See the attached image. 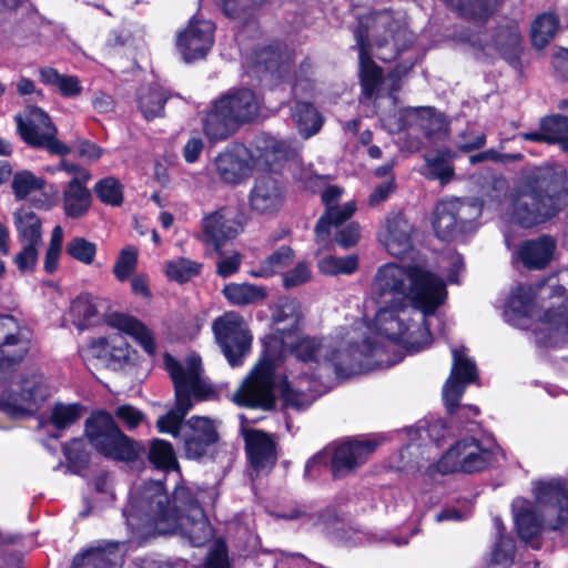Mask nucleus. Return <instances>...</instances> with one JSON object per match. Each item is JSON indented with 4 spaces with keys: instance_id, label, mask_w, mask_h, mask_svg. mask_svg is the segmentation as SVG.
<instances>
[{
    "instance_id": "1",
    "label": "nucleus",
    "mask_w": 568,
    "mask_h": 568,
    "mask_svg": "<svg viewBox=\"0 0 568 568\" xmlns=\"http://www.w3.org/2000/svg\"><path fill=\"white\" fill-rule=\"evenodd\" d=\"M359 341L336 348L329 361L337 376L349 377L374 369L389 368L407 355L433 343L429 322H355Z\"/></svg>"
},
{
    "instance_id": "2",
    "label": "nucleus",
    "mask_w": 568,
    "mask_h": 568,
    "mask_svg": "<svg viewBox=\"0 0 568 568\" xmlns=\"http://www.w3.org/2000/svg\"><path fill=\"white\" fill-rule=\"evenodd\" d=\"M134 506L141 518L160 534L174 532L183 519L201 530H209L210 523L197 491L181 479L170 497L164 480H148L139 488Z\"/></svg>"
},
{
    "instance_id": "3",
    "label": "nucleus",
    "mask_w": 568,
    "mask_h": 568,
    "mask_svg": "<svg viewBox=\"0 0 568 568\" xmlns=\"http://www.w3.org/2000/svg\"><path fill=\"white\" fill-rule=\"evenodd\" d=\"M567 196L552 171L537 168L513 186L507 196L506 214L514 225L531 230L558 216L567 205Z\"/></svg>"
},
{
    "instance_id": "4",
    "label": "nucleus",
    "mask_w": 568,
    "mask_h": 568,
    "mask_svg": "<svg viewBox=\"0 0 568 568\" xmlns=\"http://www.w3.org/2000/svg\"><path fill=\"white\" fill-rule=\"evenodd\" d=\"M260 111L255 92L248 88H231L216 99L203 119V132L211 142L224 141L239 126L254 121Z\"/></svg>"
},
{
    "instance_id": "5",
    "label": "nucleus",
    "mask_w": 568,
    "mask_h": 568,
    "mask_svg": "<svg viewBox=\"0 0 568 568\" xmlns=\"http://www.w3.org/2000/svg\"><path fill=\"white\" fill-rule=\"evenodd\" d=\"M83 434L97 454L114 462L134 463L145 452L142 443L128 436L105 409L91 412Z\"/></svg>"
},
{
    "instance_id": "6",
    "label": "nucleus",
    "mask_w": 568,
    "mask_h": 568,
    "mask_svg": "<svg viewBox=\"0 0 568 568\" xmlns=\"http://www.w3.org/2000/svg\"><path fill=\"white\" fill-rule=\"evenodd\" d=\"M386 263L377 268L373 281V298L377 310L373 320H400L408 301L406 281H410V266Z\"/></svg>"
},
{
    "instance_id": "7",
    "label": "nucleus",
    "mask_w": 568,
    "mask_h": 568,
    "mask_svg": "<svg viewBox=\"0 0 568 568\" xmlns=\"http://www.w3.org/2000/svg\"><path fill=\"white\" fill-rule=\"evenodd\" d=\"M248 73L273 85L287 83L293 78L295 53L282 39L257 43L246 55Z\"/></svg>"
},
{
    "instance_id": "8",
    "label": "nucleus",
    "mask_w": 568,
    "mask_h": 568,
    "mask_svg": "<svg viewBox=\"0 0 568 568\" xmlns=\"http://www.w3.org/2000/svg\"><path fill=\"white\" fill-rule=\"evenodd\" d=\"M433 229L435 235L444 242H453L473 234L481 206L471 200L452 197L440 200L434 209Z\"/></svg>"
},
{
    "instance_id": "9",
    "label": "nucleus",
    "mask_w": 568,
    "mask_h": 568,
    "mask_svg": "<svg viewBox=\"0 0 568 568\" xmlns=\"http://www.w3.org/2000/svg\"><path fill=\"white\" fill-rule=\"evenodd\" d=\"M51 395L45 376L32 371L21 374L2 396V413L12 419L33 417Z\"/></svg>"
},
{
    "instance_id": "10",
    "label": "nucleus",
    "mask_w": 568,
    "mask_h": 568,
    "mask_svg": "<svg viewBox=\"0 0 568 568\" xmlns=\"http://www.w3.org/2000/svg\"><path fill=\"white\" fill-rule=\"evenodd\" d=\"M16 121L20 138L32 149L58 156H65L71 152V148L58 139L57 125L40 106H27L24 116L18 114Z\"/></svg>"
},
{
    "instance_id": "11",
    "label": "nucleus",
    "mask_w": 568,
    "mask_h": 568,
    "mask_svg": "<svg viewBox=\"0 0 568 568\" xmlns=\"http://www.w3.org/2000/svg\"><path fill=\"white\" fill-rule=\"evenodd\" d=\"M378 445L374 439H348L335 447L332 457L324 450L318 452L305 463L304 476L311 477L315 468L326 466L329 460L332 476L339 478L364 465Z\"/></svg>"
},
{
    "instance_id": "12",
    "label": "nucleus",
    "mask_w": 568,
    "mask_h": 568,
    "mask_svg": "<svg viewBox=\"0 0 568 568\" xmlns=\"http://www.w3.org/2000/svg\"><path fill=\"white\" fill-rule=\"evenodd\" d=\"M495 460V454L483 445L481 440L467 436L456 440L438 459L436 467L443 475L475 474L488 469Z\"/></svg>"
},
{
    "instance_id": "13",
    "label": "nucleus",
    "mask_w": 568,
    "mask_h": 568,
    "mask_svg": "<svg viewBox=\"0 0 568 568\" xmlns=\"http://www.w3.org/2000/svg\"><path fill=\"white\" fill-rule=\"evenodd\" d=\"M274 375V361L268 356L262 357L235 392L234 403L247 408L274 409L276 405Z\"/></svg>"
},
{
    "instance_id": "14",
    "label": "nucleus",
    "mask_w": 568,
    "mask_h": 568,
    "mask_svg": "<svg viewBox=\"0 0 568 568\" xmlns=\"http://www.w3.org/2000/svg\"><path fill=\"white\" fill-rule=\"evenodd\" d=\"M410 284L406 301V312L409 308L418 311L424 317L436 314L448 296L447 287L442 277L414 264L410 266Z\"/></svg>"
},
{
    "instance_id": "15",
    "label": "nucleus",
    "mask_w": 568,
    "mask_h": 568,
    "mask_svg": "<svg viewBox=\"0 0 568 568\" xmlns=\"http://www.w3.org/2000/svg\"><path fill=\"white\" fill-rule=\"evenodd\" d=\"M181 439L186 459L199 463L215 460L221 437L215 420L211 417L200 415L189 417Z\"/></svg>"
},
{
    "instance_id": "16",
    "label": "nucleus",
    "mask_w": 568,
    "mask_h": 568,
    "mask_svg": "<svg viewBox=\"0 0 568 568\" xmlns=\"http://www.w3.org/2000/svg\"><path fill=\"white\" fill-rule=\"evenodd\" d=\"M535 500L541 509L547 529L562 530L568 525V489L560 480H537Z\"/></svg>"
},
{
    "instance_id": "17",
    "label": "nucleus",
    "mask_w": 568,
    "mask_h": 568,
    "mask_svg": "<svg viewBox=\"0 0 568 568\" xmlns=\"http://www.w3.org/2000/svg\"><path fill=\"white\" fill-rule=\"evenodd\" d=\"M465 346L453 348V365L450 375L443 387V400L448 415L455 414L459 408L466 387L479 379L476 363L467 357Z\"/></svg>"
},
{
    "instance_id": "18",
    "label": "nucleus",
    "mask_w": 568,
    "mask_h": 568,
    "mask_svg": "<svg viewBox=\"0 0 568 568\" xmlns=\"http://www.w3.org/2000/svg\"><path fill=\"white\" fill-rule=\"evenodd\" d=\"M354 38L356 44L352 47V49H357L358 51L361 94L366 100H373L378 98L379 91L384 84V69L377 64L372 57L368 27L359 23L354 30Z\"/></svg>"
},
{
    "instance_id": "19",
    "label": "nucleus",
    "mask_w": 568,
    "mask_h": 568,
    "mask_svg": "<svg viewBox=\"0 0 568 568\" xmlns=\"http://www.w3.org/2000/svg\"><path fill=\"white\" fill-rule=\"evenodd\" d=\"M244 231L242 214H233L226 206L206 214L202 219V242L212 246L213 250L223 254L226 242L234 240Z\"/></svg>"
},
{
    "instance_id": "20",
    "label": "nucleus",
    "mask_w": 568,
    "mask_h": 568,
    "mask_svg": "<svg viewBox=\"0 0 568 568\" xmlns=\"http://www.w3.org/2000/svg\"><path fill=\"white\" fill-rule=\"evenodd\" d=\"M39 16L31 0H2L3 31L16 40L28 41L37 36Z\"/></svg>"
},
{
    "instance_id": "21",
    "label": "nucleus",
    "mask_w": 568,
    "mask_h": 568,
    "mask_svg": "<svg viewBox=\"0 0 568 568\" xmlns=\"http://www.w3.org/2000/svg\"><path fill=\"white\" fill-rule=\"evenodd\" d=\"M215 26L209 20L191 18L187 27L178 33L176 47L187 63L204 59L214 44Z\"/></svg>"
},
{
    "instance_id": "22",
    "label": "nucleus",
    "mask_w": 568,
    "mask_h": 568,
    "mask_svg": "<svg viewBox=\"0 0 568 568\" xmlns=\"http://www.w3.org/2000/svg\"><path fill=\"white\" fill-rule=\"evenodd\" d=\"M212 329L229 364L241 366L253 338L247 322H212Z\"/></svg>"
},
{
    "instance_id": "23",
    "label": "nucleus",
    "mask_w": 568,
    "mask_h": 568,
    "mask_svg": "<svg viewBox=\"0 0 568 568\" xmlns=\"http://www.w3.org/2000/svg\"><path fill=\"white\" fill-rule=\"evenodd\" d=\"M92 357L101 359L108 368L123 369L126 365H135L138 352L131 347L122 332L92 339L89 344Z\"/></svg>"
},
{
    "instance_id": "24",
    "label": "nucleus",
    "mask_w": 568,
    "mask_h": 568,
    "mask_svg": "<svg viewBox=\"0 0 568 568\" xmlns=\"http://www.w3.org/2000/svg\"><path fill=\"white\" fill-rule=\"evenodd\" d=\"M286 185L271 173L254 179L248 194L250 209L260 215L277 213L285 203Z\"/></svg>"
},
{
    "instance_id": "25",
    "label": "nucleus",
    "mask_w": 568,
    "mask_h": 568,
    "mask_svg": "<svg viewBox=\"0 0 568 568\" xmlns=\"http://www.w3.org/2000/svg\"><path fill=\"white\" fill-rule=\"evenodd\" d=\"M518 329L527 332L535 346L548 352L564 348L568 343V322H510Z\"/></svg>"
},
{
    "instance_id": "26",
    "label": "nucleus",
    "mask_w": 568,
    "mask_h": 568,
    "mask_svg": "<svg viewBox=\"0 0 568 568\" xmlns=\"http://www.w3.org/2000/svg\"><path fill=\"white\" fill-rule=\"evenodd\" d=\"M414 225L402 211L390 212L385 217L383 243L390 255L399 258L408 255L414 248Z\"/></svg>"
},
{
    "instance_id": "27",
    "label": "nucleus",
    "mask_w": 568,
    "mask_h": 568,
    "mask_svg": "<svg viewBox=\"0 0 568 568\" xmlns=\"http://www.w3.org/2000/svg\"><path fill=\"white\" fill-rule=\"evenodd\" d=\"M244 442L251 467L257 474L271 471L277 462L276 444L272 436L262 429L248 428L244 432Z\"/></svg>"
},
{
    "instance_id": "28",
    "label": "nucleus",
    "mask_w": 568,
    "mask_h": 568,
    "mask_svg": "<svg viewBox=\"0 0 568 568\" xmlns=\"http://www.w3.org/2000/svg\"><path fill=\"white\" fill-rule=\"evenodd\" d=\"M220 179L227 184H239L252 173L250 151L243 144L226 148L215 159Z\"/></svg>"
},
{
    "instance_id": "29",
    "label": "nucleus",
    "mask_w": 568,
    "mask_h": 568,
    "mask_svg": "<svg viewBox=\"0 0 568 568\" xmlns=\"http://www.w3.org/2000/svg\"><path fill=\"white\" fill-rule=\"evenodd\" d=\"M126 546L121 541H109L77 554L71 568H122Z\"/></svg>"
},
{
    "instance_id": "30",
    "label": "nucleus",
    "mask_w": 568,
    "mask_h": 568,
    "mask_svg": "<svg viewBox=\"0 0 568 568\" xmlns=\"http://www.w3.org/2000/svg\"><path fill=\"white\" fill-rule=\"evenodd\" d=\"M537 291L527 283L514 285L503 303L507 320H531L537 311Z\"/></svg>"
},
{
    "instance_id": "31",
    "label": "nucleus",
    "mask_w": 568,
    "mask_h": 568,
    "mask_svg": "<svg viewBox=\"0 0 568 568\" xmlns=\"http://www.w3.org/2000/svg\"><path fill=\"white\" fill-rule=\"evenodd\" d=\"M32 331L28 326H18L16 333L7 334L2 339V374L20 366L31 349Z\"/></svg>"
},
{
    "instance_id": "32",
    "label": "nucleus",
    "mask_w": 568,
    "mask_h": 568,
    "mask_svg": "<svg viewBox=\"0 0 568 568\" xmlns=\"http://www.w3.org/2000/svg\"><path fill=\"white\" fill-rule=\"evenodd\" d=\"M556 242L550 235L526 240L519 247V260L528 270H542L551 261Z\"/></svg>"
},
{
    "instance_id": "33",
    "label": "nucleus",
    "mask_w": 568,
    "mask_h": 568,
    "mask_svg": "<svg viewBox=\"0 0 568 568\" xmlns=\"http://www.w3.org/2000/svg\"><path fill=\"white\" fill-rule=\"evenodd\" d=\"M505 0H448L457 16L477 27L485 26Z\"/></svg>"
},
{
    "instance_id": "34",
    "label": "nucleus",
    "mask_w": 568,
    "mask_h": 568,
    "mask_svg": "<svg viewBox=\"0 0 568 568\" xmlns=\"http://www.w3.org/2000/svg\"><path fill=\"white\" fill-rule=\"evenodd\" d=\"M92 206V193L87 183L70 180L62 191L63 213L68 219L78 220L88 214Z\"/></svg>"
},
{
    "instance_id": "35",
    "label": "nucleus",
    "mask_w": 568,
    "mask_h": 568,
    "mask_svg": "<svg viewBox=\"0 0 568 568\" xmlns=\"http://www.w3.org/2000/svg\"><path fill=\"white\" fill-rule=\"evenodd\" d=\"M268 0H217L222 13L241 22L243 30L256 31L260 27L257 11Z\"/></svg>"
},
{
    "instance_id": "36",
    "label": "nucleus",
    "mask_w": 568,
    "mask_h": 568,
    "mask_svg": "<svg viewBox=\"0 0 568 568\" xmlns=\"http://www.w3.org/2000/svg\"><path fill=\"white\" fill-rule=\"evenodd\" d=\"M521 34L516 26H501L494 34L496 49L504 60L515 69L521 68Z\"/></svg>"
},
{
    "instance_id": "37",
    "label": "nucleus",
    "mask_w": 568,
    "mask_h": 568,
    "mask_svg": "<svg viewBox=\"0 0 568 568\" xmlns=\"http://www.w3.org/2000/svg\"><path fill=\"white\" fill-rule=\"evenodd\" d=\"M356 210L354 203H345L343 206L326 207L325 213L317 220L314 234L317 244L325 245L329 242L332 226H339L352 217Z\"/></svg>"
},
{
    "instance_id": "38",
    "label": "nucleus",
    "mask_w": 568,
    "mask_h": 568,
    "mask_svg": "<svg viewBox=\"0 0 568 568\" xmlns=\"http://www.w3.org/2000/svg\"><path fill=\"white\" fill-rule=\"evenodd\" d=\"M13 219L20 243L38 245L42 243V221L30 205L19 207L14 212Z\"/></svg>"
},
{
    "instance_id": "39",
    "label": "nucleus",
    "mask_w": 568,
    "mask_h": 568,
    "mask_svg": "<svg viewBox=\"0 0 568 568\" xmlns=\"http://www.w3.org/2000/svg\"><path fill=\"white\" fill-rule=\"evenodd\" d=\"M39 81L47 87L54 88L63 98H75L83 91L78 75L62 74L52 67L39 69Z\"/></svg>"
},
{
    "instance_id": "40",
    "label": "nucleus",
    "mask_w": 568,
    "mask_h": 568,
    "mask_svg": "<svg viewBox=\"0 0 568 568\" xmlns=\"http://www.w3.org/2000/svg\"><path fill=\"white\" fill-rule=\"evenodd\" d=\"M171 94L160 85L141 89L138 94V109L146 121L164 116V108Z\"/></svg>"
},
{
    "instance_id": "41",
    "label": "nucleus",
    "mask_w": 568,
    "mask_h": 568,
    "mask_svg": "<svg viewBox=\"0 0 568 568\" xmlns=\"http://www.w3.org/2000/svg\"><path fill=\"white\" fill-rule=\"evenodd\" d=\"M182 393L176 390L174 394L175 399H184V402L189 403L190 410L193 408L194 403L203 402L211 398L215 390L212 385L202 381L200 376V367L194 363L190 366V375L183 385Z\"/></svg>"
},
{
    "instance_id": "42",
    "label": "nucleus",
    "mask_w": 568,
    "mask_h": 568,
    "mask_svg": "<svg viewBox=\"0 0 568 568\" xmlns=\"http://www.w3.org/2000/svg\"><path fill=\"white\" fill-rule=\"evenodd\" d=\"M151 466L158 470L169 473L176 470L181 474V468L174 452L173 445L161 438H154L149 443L146 456Z\"/></svg>"
},
{
    "instance_id": "43",
    "label": "nucleus",
    "mask_w": 568,
    "mask_h": 568,
    "mask_svg": "<svg viewBox=\"0 0 568 568\" xmlns=\"http://www.w3.org/2000/svg\"><path fill=\"white\" fill-rule=\"evenodd\" d=\"M293 116L302 134L306 138L316 134L324 123V118L314 103L298 100L293 109Z\"/></svg>"
},
{
    "instance_id": "44",
    "label": "nucleus",
    "mask_w": 568,
    "mask_h": 568,
    "mask_svg": "<svg viewBox=\"0 0 568 568\" xmlns=\"http://www.w3.org/2000/svg\"><path fill=\"white\" fill-rule=\"evenodd\" d=\"M223 294L234 305H248L267 297L266 287L252 283H229L224 286Z\"/></svg>"
},
{
    "instance_id": "45",
    "label": "nucleus",
    "mask_w": 568,
    "mask_h": 568,
    "mask_svg": "<svg viewBox=\"0 0 568 568\" xmlns=\"http://www.w3.org/2000/svg\"><path fill=\"white\" fill-rule=\"evenodd\" d=\"M560 26L558 16L554 12H542L531 24V43L537 49H544L556 36Z\"/></svg>"
},
{
    "instance_id": "46",
    "label": "nucleus",
    "mask_w": 568,
    "mask_h": 568,
    "mask_svg": "<svg viewBox=\"0 0 568 568\" xmlns=\"http://www.w3.org/2000/svg\"><path fill=\"white\" fill-rule=\"evenodd\" d=\"M190 412L189 403L184 399H175L174 407L168 410L164 415L160 416L156 420V427L161 434H170L178 438L183 434V427Z\"/></svg>"
},
{
    "instance_id": "47",
    "label": "nucleus",
    "mask_w": 568,
    "mask_h": 568,
    "mask_svg": "<svg viewBox=\"0 0 568 568\" xmlns=\"http://www.w3.org/2000/svg\"><path fill=\"white\" fill-rule=\"evenodd\" d=\"M85 410L87 407L80 402L70 404L57 402L52 406L48 423L61 432L78 423Z\"/></svg>"
},
{
    "instance_id": "48",
    "label": "nucleus",
    "mask_w": 568,
    "mask_h": 568,
    "mask_svg": "<svg viewBox=\"0 0 568 568\" xmlns=\"http://www.w3.org/2000/svg\"><path fill=\"white\" fill-rule=\"evenodd\" d=\"M123 335L131 336L149 356L156 353V343L153 333L144 325V322H106Z\"/></svg>"
},
{
    "instance_id": "49",
    "label": "nucleus",
    "mask_w": 568,
    "mask_h": 568,
    "mask_svg": "<svg viewBox=\"0 0 568 568\" xmlns=\"http://www.w3.org/2000/svg\"><path fill=\"white\" fill-rule=\"evenodd\" d=\"M294 250L288 245H282L263 261L256 271L252 272L255 277H271L280 270L287 267L294 260Z\"/></svg>"
},
{
    "instance_id": "50",
    "label": "nucleus",
    "mask_w": 568,
    "mask_h": 568,
    "mask_svg": "<svg viewBox=\"0 0 568 568\" xmlns=\"http://www.w3.org/2000/svg\"><path fill=\"white\" fill-rule=\"evenodd\" d=\"M516 545L511 536L499 532L487 561L488 567L509 568L514 562Z\"/></svg>"
},
{
    "instance_id": "51",
    "label": "nucleus",
    "mask_w": 568,
    "mask_h": 568,
    "mask_svg": "<svg viewBox=\"0 0 568 568\" xmlns=\"http://www.w3.org/2000/svg\"><path fill=\"white\" fill-rule=\"evenodd\" d=\"M24 536L2 534V568H23Z\"/></svg>"
},
{
    "instance_id": "52",
    "label": "nucleus",
    "mask_w": 568,
    "mask_h": 568,
    "mask_svg": "<svg viewBox=\"0 0 568 568\" xmlns=\"http://www.w3.org/2000/svg\"><path fill=\"white\" fill-rule=\"evenodd\" d=\"M517 535L521 540L531 541L542 529V521L535 510L521 508L515 516Z\"/></svg>"
},
{
    "instance_id": "53",
    "label": "nucleus",
    "mask_w": 568,
    "mask_h": 568,
    "mask_svg": "<svg viewBox=\"0 0 568 568\" xmlns=\"http://www.w3.org/2000/svg\"><path fill=\"white\" fill-rule=\"evenodd\" d=\"M202 264L186 257L168 261L165 264L166 276L180 284L191 281L201 273Z\"/></svg>"
},
{
    "instance_id": "54",
    "label": "nucleus",
    "mask_w": 568,
    "mask_h": 568,
    "mask_svg": "<svg viewBox=\"0 0 568 568\" xmlns=\"http://www.w3.org/2000/svg\"><path fill=\"white\" fill-rule=\"evenodd\" d=\"M97 197L105 205L120 206L123 203V186L114 176L100 179L93 187Z\"/></svg>"
},
{
    "instance_id": "55",
    "label": "nucleus",
    "mask_w": 568,
    "mask_h": 568,
    "mask_svg": "<svg viewBox=\"0 0 568 568\" xmlns=\"http://www.w3.org/2000/svg\"><path fill=\"white\" fill-rule=\"evenodd\" d=\"M47 184L43 178L34 175L29 170H21L13 174L11 187L17 200H24L33 191L42 190Z\"/></svg>"
},
{
    "instance_id": "56",
    "label": "nucleus",
    "mask_w": 568,
    "mask_h": 568,
    "mask_svg": "<svg viewBox=\"0 0 568 568\" xmlns=\"http://www.w3.org/2000/svg\"><path fill=\"white\" fill-rule=\"evenodd\" d=\"M455 156L456 154L453 151L446 149L435 156L426 159L432 176L438 179L442 183L449 182L454 176V168L448 163V160Z\"/></svg>"
},
{
    "instance_id": "57",
    "label": "nucleus",
    "mask_w": 568,
    "mask_h": 568,
    "mask_svg": "<svg viewBox=\"0 0 568 568\" xmlns=\"http://www.w3.org/2000/svg\"><path fill=\"white\" fill-rule=\"evenodd\" d=\"M65 252L72 258L90 265L94 261L97 245L84 237L77 236L67 243Z\"/></svg>"
},
{
    "instance_id": "58",
    "label": "nucleus",
    "mask_w": 568,
    "mask_h": 568,
    "mask_svg": "<svg viewBox=\"0 0 568 568\" xmlns=\"http://www.w3.org/2000/svg\"><path fill=\"white\" fill-rule=\"evenodd\" d=\"M138 264V250L133 246H126L120 251L113 266V274L118 281H126L135 271Z\"/></svg>"
},
{
    "instance_id": "59",
    "label": "nucleus",
    "mask_w": 568,
    "mask_h": 568,
    "mask_svg": "<svg viewBox=\"0 0 568 568\" xmlns=\"http://www.w3.org/2000/svg\"><path fill=\"white\" fill-rule=\"evenodd\" d=\"M90 293H81L70 305V314L75 320H91L98 315V303Z\"/></svg>"
},
{
    "instance_id": "60",
    "label": "nucleus",
    "mask_w": 568,
    "mask_h": 568,
    "mask_svg": "<svg viewBox=\"0 0 568 568\" xmlns=\"http://www.w3.org/2000/svg\"><path fill=\"white\" fill-rule=\"evenodd\" d=\"M321 268L327 274H352L358 268V257L356 255L328 256L321 262Z\"/></svg>"
},
{
    "instance_id": "61",
    "label": "nucleus",
    "mask_w": 568,
    "mask_h": 568,
    "mask_svg": "<svg viewBox=\"0 0 568 568\" xmlns=\"http://www.w3.org/2000/svg\"><path fill=\"white\" fill-rule=\"evenodd\" d=\"M546 133L551 138L550 145L568 134V115L562 113L546 114L540 118Z\"/></svg>"
},
{
    "instance_id": "62",
    "label": "nucleus",
    "mask_w": 568,
    "mask_h": 568,
    "mask_svg": "<svg viewBox=\"0 0 568 568\" xmlns=\"http://www.w3.org/2000/svg\"><path fill=\"white\" fill-rule=\"evenodd\" d=\"M321 347L320 338L305 336L294 343L291 349L300 361L308 363L317 361Z\"/></svg>"
},
{
    "instance_id": "63",
    "label": "nucleus",
    "mask_w": 568,
    "mask_h": 568,
    "mask_svg": "<svg viewBox=\"0 0 568 568\" xmlns=\"http://www.w3.org/2000/svg\"><path fill=\"white\" fill-rule=\"evenodd\" d=\"M63 454L69 464L73 467L84 469L89 466L90 455L81 446V440L79 438H73L71 442L65 443L63 445Z\"/></svg>"
},
{
    "instance_id": "64",
    "label": "nucleus",
    "mask_w": 568,
    "mask_h": 568,
    "mask_svg": "<svg viewBox=\"0 0 568 568\" xmlns=\"http://www.w3.org/2000/svg\"><path fill=\"white\" fill-rule=\"evenodd\" d=\"M281 399L284 408L295 410H303L310 405L306 394L303 390L295 389L288 382H284L281 386Z\"/></svg>"
}]
</instances>
